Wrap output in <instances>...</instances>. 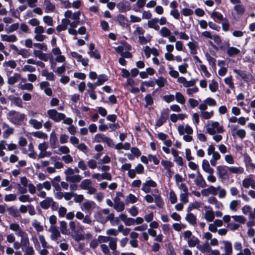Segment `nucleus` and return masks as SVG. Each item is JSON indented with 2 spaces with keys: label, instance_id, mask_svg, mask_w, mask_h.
I'll return each mask as SVG.
<instances>
[{
  "label": "nucleus",
  "instance_id": "f257e3e1",
  "mask_svg": "<svg viewBox=\"0 0 255 255\" xmlns=\"http://www.w3.org/2000/svg\"><path fill=\"white\" fill-rule=\"evenodd\" d=\"M9 229L14 232L16 236L20 238V242L15 241L13 243V249L18 250L21 248L22 250L23 244L26 242L28 238L27 233L24 231L18 223H13L9 224Z\"/></svg>",
  "mask_w": 255,
  "mask_h": 255
},
{
  "label": "nucleus",
  "instance_id": "f03ea898",
  "mask_svg": "<svg viewBox=\"0 0 255 255\" xmlns=\"http://www.w3.org/2000/svg\"><path fill=\"white\" fill-rule=\"evenodd\" d=\"M47 114L49 118L55 122L58 123L63 121V123L65 125H71L73 123L72 119L67 118L64 114L59 113L55 109L48 110Z\"/></svg>",
  "mask_w": 255,
  "mask_h": 255
},
{
  "label": "nucleus",
  "instance_id": "7ed1b4c3",
  "mask_svg": "<svg viewBox=\"0 0 255 255\" xmlns=\"http://www.w3.org/2000/svg\"><path fill=\"white\" fill-rule=\"evenodd\" d=\"M206 127V132L210 135L222 133L225 130L223 126L217 121H209L207 123Z\"/></svg>",
  "mask_w": 255,
  "mask_h": 255
},
{
  "label": "nucleus",
  "instance_id": "20e7f679",
  "mask_svg": "<svg viewBox=\"0 0 255 255\" xmlns=\"http://www.w3.org/2000/svg\"><path fill=\"white\" fill-rule=\"evenodd\" d=\"M7 115L8 120L16 125H21L25 118L24 114H21L14 110L9 111Z\"/></svg>",
  "mask_w": 255,
  "mask_h": 255
},
{
  "label": "nucleus",
  "instance_id": "39448f33",
  "mask_svg": "<svg viewBox=\"0 0 255 255\" xmlns=\"http://www.w3.org/2000/svg\"><path fill=\"white\" fill-rule=\"evenodd\" d=\"M94 140L96 142L106 143L110 147H113L114 146L113 140L103 133L96 134L94 136Z\"/></svg>",
  "mask_w": 255,
  "mask_h": 255
},
{
  "label": "nucleus",
  "instance_id": "423d86ee",
  "mask_svg": "<svg viewBox=\"0 0 255 255\" xmlns=\"http://www.w3.org/2000/svg\"><path fill=\"white\" fill-rule=\"evenodd\" d=\"M44 32V28L43 26L35 27L34 29V39L38 42L43 41L47 38L45 35L43 34Z\"/></svg>",
  "mask_w": 255,
  "mask_h": 255
},
{
  "label": "nucleus",
  "instance_id": "0eeeda50",
  "mask_svg": "<svg viewBox=\"0 0 255 255\" xmlns=\"http://www.w3.org/2000/svg\"><path fill=\"white\" fill-rule=\"evenodd\" d=\"M217 174L219 178L225 180L229 177V168L226 165H219L216 167Z\"/></svg>",
  "mask_w": 255,
  "mask_h": 255
},
{
  "label": "nucleus",
  "instance_id": "6e6552de",
  "mask_svg": "<svg viewBox=\"0 0 255 255\" xmlns=\"http://www.w3.org/2000/svg\"><path fill=\"white\" fill-rule=\"evenodd\" d=\"M205 210L204 219L208 222H211L214 221L215 218V212L210 206H205L204 207Z\"/></svg>",
  "mask_w": 255,
  "mask_h": 255
},
{
  "label": "nucleus",
  "instance_id": "1a4fd4ad",
  "mask_svg": "<svg viewBox=\"0 0 255 255\" xmlns=\"http://www.w3.org/2000/svg\"><path fill=\"white\" fill-rule=\"evenodd\" d=\"M157 184L155 181L148 179L142 184L141 190L145 193H148L150 192L151 188H155Z\"/></svg>",
  "mask_w": 255,
  "mask_h": 255
},
{
  "label": "nucleus",
  "instance_id": "9d476101",
  "mask_svg": "<svg viewBox=\"0 0 255 255\" xmlns=\"http://www.w3.org/2000/svg\"><path fill=\"white\" fill-rule=\"evenodd\" d=\"M22 251L24 253L23 255H34L35 252L32 246L30 245L29 238L28 237L26 242L23 244Z\"/></svg>",
  "mask_w": 255,
  "mask_h": 255
},
{
  "label": "nucleus",
  "instance_id": "9b49d317",
  "mask_svg": "<svg viewBox=\"0 0 255 255\" xmlns=\"http://www.w3.org/2000/svg\"><path fill=\"white\" fill-rule=\"evenodd\" d=\"M93 179H96L98 181H100L102 180H111L112 178V175L110 173L106 172L103 173H94L92 175Z\"/></svg>",
  "mask_w": 255,
  "mask_h": 255
},
{
  "label": "nucleus",
  "instance_id": "f8f14e48",
  "mask_svg": "<svg viewBox=\"0 0 255 255\" xmlns=\"http://www.w3.org/2000/svg\"><path fill=\"white\" fill-rule=\"evenodd\" d=\"M169 110L166 109L162 111L159 118L157 120L156 125L157 127L161 126L168 118Z\"/></svg>",
  "mask_w": 255,
  "mask_h": 255
},
{
  "label": "nucleus",
  "instance_id": "ddd939ff",
  "mask_svg": "<svg viewBox=\"0 0 255 255\" xmlns=\"http://www.w3.org/2000/svg\"><path fill=\"white\" fill-rule=\"evenodd\" d=\"M55 204V202L51 197H46L40 202V205L43 209H47L50 206L54 207Z\"/></svg>",
  "mask_w": 255,
  "mask_h": 255
},
{
  "label": "nucleus",
  "instance_id": "4468645a",
  "mask_svg": "<svg viewBox=\"0 0 255 255\" xmlns=\"http://www.w3.org/2000/svg\"><path fill=\"white\" fill-rule=\"evenodd\" d=\"M89 51L88 52V55L91 58H94L96 59L101 58V55L98 50L95 48V44L93 43L90 44L89 46Z\"/></svg>",
  "mask_w": 255,
  "mask_h": 255
},
{
  "label": "nucleus",
  "instance_id": "2eb2a0df",
  "mask_svg": "<svg viewBox=\"0 0 255 255\" xmlns=\"http://www.w3.org/2000/svg\"><path fill=\"white\" fill-rule=\"evenodd\" d=\"M177 130L181 135H184V133L192 134L193 131L192 128L188 125L179 126Z\"/></svg>",
  "mask_w": 255,
  "mask_h": 255
},
{
  "label": "nucleus",
  "instance_id": "dca6fc26",
  "mask_svg": "<svg viewBox=\"0 0 255 255\" xmlns=\"http://www.w3.org/2000/svg\"><path fill=\"white\" fill-rule=\"evenodd\" d=\"M114 208L117 212H123L125 208V203L121 201L119 198L116 197L114 199Z\"/></svg>",
  "mask_w": 255,
  "mask_h": 255
},
{
  "label": "nucleus",
  "instance_id": "f3484780",
  "mask_svg": "<svg viewBox=\"0 0 255 255\" xmlns=\"http://www.w3.org/2000/svg\"><path fill=\"white\" fill-rule=\"evenodd\" d=\"M70 55L73 57L77 59L78 62H81L82 65L86 66L88 65L89 59L88 58H83L82 56L78 54L76 52H71Z\"/></svg>",
  "mask_w": 255,
  "mask_h": 255
},
{
  "label": "nucleus",
  "instance_id": "a211bd4d",
  "mask_svg": "<svg viewBox=\"0 0 255 255\" xmlns=\"http://www.w3.org/2000/svg\"><path fill=\"white\" fill-rule=\"evenodd\" d=\"M95 205L94 202L87 200L83 203L81 206V209L82 211L87 212L88 213L90 214L92 210L94 208Z\"/></svg>",
  "mask_w": 255,
  "mask_h": 255
},
{
  "label": "nucleus",
  "instance_id": "6ab92c4d",
  "mask_svg": "<svg viewBox=\"0 0 255 255\" xmlns=\"http://www.w3.org/2000/svg\"><path fill=\"white\" fill-rule=\"evenodd\" d=\"M222 243L224 245V253L221 255H232L233 248L231 243L228 241H223Z\"/></svg>",
  "mask_w": 255,
  "mask_h": 255
},
{
  "label": "nucleus",
  "instance_id": "aec40b11",
  "mask_svg": "<svg viewBox=\"0 0 255 255\" xmlns=\"http://www.w3.org/2000/svg\"><path fill=\"white\" fill-rule=\"evenodd\" d=\"M113 217V213H111V215L109 216H105L103 214H102L100 212L97 213L96 215V218L98 222L105 224L109 221V220L111 219Z\"/></svg>",
  "mask_w": 255,
  "mask_h": 255
},
{
  "label": "nucleus",
  "instance_id": "412c9836",
  "mask_svg": "<svg viewBox=\"0 0 255 255\" xmlns=\"http://www.w3.org/2000/svg\"><path fill=\"white\" fill-rule=\"evenodd\" d=\"M33 55L35 57L44 61H47L49 59V55L48 54L43 53L40 50H34Z\"/></svg>",
  "mask_w": 255,
  "mask_h": 255
},
{
  "label": "nucleus",
  "instance_id": "4be33fe9",
  "mask_svg": "<svg viewBox=\"0 0 255 255\" xmlns=\"http://www.w3.org/2000/svg\"><path fill=\"white\" fill-rule=\"evenodd\" d=\"M197 248L203 254L209 253L212 250L211 246L208 241L204 242L202 245L197 246Z\"/></svg>",
  "mask_w": 255,
  "mask_h": 255
},
{
  "label": "nucleus",
  "instance_id": "5701e85b",
  "mask_svg": "<svg viewBox=\"0 0 255 255\" xmlns=\"http://www.w3.org/2000/svg\"><path fill=\"white\" fill-rule=\"evenodd\" d=\"M49 85V83L47 81H43L39 84L40 89L43 90L47 95L50 96L52 95V91Z\"/></svg>",
  "mask_w": 255,
  "mask_h": 255
},
{
  "label": "nucleus",
  "instance_id": "b1692460",
  "mask_svg": "<svg viewBox=\"0 0 255 255\" xmlns=\"http://www.w3.org/2000/svg\"><path fill=\"white\" fill-rule=\"evenodd\" d=\"M2 128L4 130L3 131V137L4 138H7L9 135L12 134L14 131L13 128L10 127L7 124L3 123L2 125Z\"/></svg>",
  "mask_w": 255,
  "mask_h": 255
},
{
  "label": "nucleus",
  "instance_id": "393cba45",
  "mask_svg": "<svg viewBox=\"0 0 255 255\" xmlns=\"http://www.w3.org/2000/svg\"><path fill=\"white\" fill-rule=\"evenodd\" d=\"M119 218L124 223L126 226H131L134 225V219L128 217L126 214H120L119 216Z\"/></svg>",
  "mask_w": 255,
  "mask_h": 255
},
{
  "label": "nucleus",
  "instance_id": "a878e982",
  "mask_svg": "<svg viewBox=\"0 0 255 255\" xmlns=\"http://www.w3.org/2000/svg\"><path fill=\"white\" fill-rule=\"evenodd\" d=\"M194 182L197 186L203 188L206 186V183L204 179L199 171L197 172V175Z\"/></svg>",
  "mask_w": 255,
  "mask_h": 255
},
{
  "label": "nucleus",
  "instance_id": "bb28decb",
  "mask_svg": "<svg viewBox=\"0 0 255 255\" xmlns=\"http://www.w3.org/2000/svg\"><path fill=\"white\" fill-rule=\"evenodd\" d=\"M117 7L120 11L125 12L130 9V5L128 1H121L117 4Z\"/></svg>",
  "mask_w": 255,
  "mask_h": 255
},
{
  "label": "nucleus",
  "instance_id": "cd10ccee",
  "mask_svg": "<svg viewBox=\"0 0 255 255\" xmlns=\"http://www.w3.org/2000/svg\"><path fill=\"white\" fill-rule=\"evenodd\" d=\"M158 18H153L151 19L150 20L147 21V24L148 27L150 28H153L155 30H158L159 29V26L158 24Z\"/></svg>",
  "mask_w": 255,
  "mask_h": 255
},
{
  "label": "nucleus",
  "instance_id": "c85d7f7f",
  "mask_svg": "<svg viewBox=\"0 0 255 255\" xmlns=\"http://www.w3.org/2000/svg\"><path fill=\"white\" fill-rule=\"evenodd\" d=\"M203 170L207 173H214V170L210 167L209 161L207 159H203L202 162Z\"/></svg>",
  "mask_w": 255,
  "mask_h": 255
},
{
  "label": "nucleus",
  "instance_id": "c756f323",
  "mask_svg": "<svg viewBox=\"0 0 255 255\" xmlns=\"http://www.w3.org/2000/svg\"><path fill=\"white\" fill-rule=\"evenodd\" d=\"M242 212L244 215H248L250 218L251 219H255V215L253 214V212H252V208L249 205H245L243 206L242 208Z\"/></svg>",
  "mask_w": 255,
  "mask_h": 255
},
{
  "label": "nucleus",
  "instance_id": "7c9ffc66",
  "mask_svg": "<svg viewBox=\"0 0 255 255\" xmlns=\"http://www.w3.org/2000/svg\"><path fill=\"white\" fill-rule=\"evenodd\" d=\"M0 37L2 41L8 42H15L17 39L16 36L14 34H1Z\"/></svg>",
  "mask_w": 255,
  "mask_h": 255
},
{
  "label": "nucleus",
  "instance_id": "2f4dec72",
  "mask_svg": "<svg viewBox=\"0 0 255 255\" xmlns=\"http://www.w3.org/2000/svg\"><path fill=\"white\" fill-rule=\"evenodd\" d=\"M226 52L228 56L233 57L239 55L241 51L235 47L231 46L228 48L226 50Z\"/></svg>",
  "mask_w": 255,
  "mask_h": 255
},
{
  "label": "nucleus",
  "instance_id": "473e14b6",
  "mask_svg": "<svg viewBox=\"0 0 255 255\" xmlns=\"http://www.w3.org/2000/svg\"><path fill=\"white\" fill-rule=\"evenodd\" d=\"M187 242L189 247L193 248L199 245L200 240L194 236L190 239H188Z\"/></svg>",
  "mask_w": 255,
  "mask_h": 255
},
{
  "label": "nucleus",
  "instance_id": "72a5a7b5",
  "mask_svg": "<svg viewBox=\"0 0 255 255\" xmlns=\"http://www.w3.org/2000/svg\"><path fill=\"white\" fill-rule=\"evenodd\" d=\"M6 210L8 214L12 217L17 218L20 216V213L18 210L14 206L8 207Z\"/></svg>",
  "mask_w": 255,
  "mask_h": 255
},
{
  "label": "nucleus",
  "instance_id": "f704fd0d",
  "mask_svg": "<svg viewBox=\"0 0 255 255\" xmlns=\"http://www.w3.org/2000/svg\"><path fill=\"white\" fill-rule=\"evenodd\" d=\"M20 79V75L18 73H14L12 76L8 77L7 83L9 85H13Z\"/></svg>",
  "mask_w": 255,
  "mask_h": 255
},
{
  "label": "nucleus",
  "instance_id": "c9c22d12",
  "mask_svg": "<svg viewBox=\"0 0 255 255\" xmlns=\"http://www.w3.org/2000/svg\"><path fill=\"white\" fill-rule=\"evenodd\" d=\"M60 230L63 235H69L70 234V231L67 229V223L64 221L60 222Z\"/></svg>",
  "mask_w": 255,
  "mask_h": 255
},
{
  "label": "nucleus",
  "instance_id": "e433bc0d",
  "mask_svg": "<svg viewBox=\"0 0 255 255\" xmlns=\"http://www.w3.org/2000/svg\"><path fill=\"white\" fill-rule=\"evenodd\" d=\"M70 23V20L67 19H63L62 20V24L58 25L56 27V30L59 31H62L66 29L68 25Z\"/></svg>",
  "mask_w": 255,
  "mask_h": 255
},
{
  "label": "nucleus",
  "instance_id": "4c0bfd02",
  "mask_svg": "<svg viewBox=\"0 0 255 255\" xmlns=\"http://www.w3.org/2000/svg\"><path fill=\"white\" fill-rule=\"evenodd\" d=\"M185 220L192 225L194 226L196 224V217L191 213H188L186 214Z\"/></svg>",
  "mask_w": 255,
  "mask_h": 255
},
{
  "label": "nucleus",
  "instance_id": "58836bf2",
  "mask_svg": "<svg viewBox=\"0 0 255 255\" xmlns=\"http://www.w3.org/2000/svg\"><path fill=\"white\" fill-rule=\"evenodd\" d=\"M175 99L178 103L181 105H184L185 103V97L181 93L179 92H177L175 93Z\"/></svg>",
  "mask_w": 255,
  "mask_h": 255
},
{
  "label": "nucleus",
  "instance_id": "ea45409f",
  "mask_svg": "<svg viewBox=\"0 0 255 255\" xmlns=\"http://www.w3.org/2000/svg\"><path fill=\"white\" fill-rule=\"evenodd\" d=\"M29 124L36 129H39L42 127V121L39 122L35 119H31L29 121Z\"/></svg>",
  "mask_w": 255,
  "mask_h": 255
},
{
  "label": "nucleus",
  "instance_id": "a19ab883",
  "mask_svg": "<svg viewBox=\"0 0 255 255\" xmlns=\"http://www.w3.org/2000/svg\"><path fill=\"white\" fill-rule=\"evenodd\" d=\"M50 232H51V239L53 241H56L61 236L60 232L55 228H50Z\"/></svg>",
  "mask_w": 255,
  "mask_h": 255
},
{
  "label": "nucleus",
  "instance_id": "79ce46f5",
  "mask_svg": "<svg viewBox=\"0 0 255 255\" xmlns=\"http://www.w3.org/2000/svg\"><path fill=\"white\" fill-rule=\"evenodd\" d=\"M41 75L42 76L45 77L47 80L53 81L55 79V75L52 72H49L46 69L42 71Z\"/></svg>",
  "mask_w": 255,
  "mask_h": 255
},
{
  "label": "nucleus",
  "instance_id": "37998d69",
  "mask_svg": "<svg viewBox=\"0 0 255 255\" xmlns=\"http://www.w3.org/2000/svg\"><path fill=\"white\" fill-rule=\"evenodd\" d=\"M44 4L45 5V11L46 12H50L53 11L55 7L54 4L52 3L49 0H45L44 1Z\"/></svg>",
  "mask_w": 255,
  "mask_h": 255
},
{
  "label": "nucleus",
  "instance_id": "c03bdc74",
  "mask_svg": "<svg viewBox=\"0 0 255 255\" xmlns=\"http://www.w3.org/2000/svg\"><path fill=\"white\" fill-rule=\"evenodd\" d=\"M212 158L210 160V163L213 166H215L217 164V161L219 160L221 158V155L217 151L214 152L212 154Z\"/></svg>",
  "mask_w": 255,
  "mask_h": 255
},
{
  "label": "nucleus",
  "instance_id": "a18cd8bd",
  "mask_svg": "<svg viewBox=\"0 0 255 255\" xmlns=\"http://www.w3.org/2000/svg\"><path fill=\"white\" fill-rule=\"evenodd\" d=\"M70 152L69 148L66 145H62L59 147L58 151L55 152L58 154H67Z\"/></svg>",
  "mask_w": 255,
  "mask_h": 255
},
{
  "label": "nucleus",
  "instance_id": "49530a36",
  "mask_svg": "<svg viewBox=\"0 0 255 255\" xmlns=\"http://www.w3.org/2000/svg\"><path fill=\"white\" fill-rule=\"evenodd\" d=\"M214 115V112L213 111H211L210 112L204 111L201 112L200 115L202 118L204 120H209L212 118Z\"/></svg>",
  "mask_w": 255,
  "mask_h": 255
},
{
  "label": "nucleus",
  "instance_id": "de8ad7c7",
  "mask_svg": "<svg viewBox=\"0 0 255 255\" xmlns=\"http://www.w3.org/2000/svg\"><path fill=\"white\" fill-rule=\"evenodd\" d=\"M229 171L234 174H242L244 172V168L241 167L231 166L228 167Z\"/></svg>",
  "mask_w": 255,
  "mask_h": 255
},
{
  "label": "nucleus",
  "instance_id": "09e8293b",
  "mask_svg": "<svg viewBox=\"0 0 255 255\" xmlns=\"http://www.w3.org/2000/svg\"><path fill=\"white\" fill-rule=\"evenodd\" d=\"M92 186V181L90 179H86L83 180L80 185V187L81 189L83 190H86L87 188H89Z\"/></svg>",
  "mask_w": 255,
  "mask_h": 255
},
{
  "label": "nucleus",
  "instance_id": "8fccbe9b",
  "mask_svg": "<svg viewBox=\"0 0 255 255\" xmlns=\"http://www.w3.org/2000/svg\"><path fill=\"white\" fill-rule=\"evenodd\" d=\"M82 178V177L80 175H74V174L72 176L68 177L66 181L71 183L79 182L81 180Z\"/></svg>",
  "mask_w": 255,
  "mask_h": 255
},
{
  "label": "nucleus",
  "instance_id": "3c124183",
  "mask_svg": "<svg viewBox=\"0 0 255 255\" xmlns=\"http://www.w3.org/2000/svg\"><path fill=\"white\" fill-rule=\"evenodd\" d=\"M32 135L33 136L42 139L44 140L48 138V135L46 133L41 131H36L32 133Z\"/></svg>",
  "mask_w": 255,
  "mask_h": 255
},
{
  "label": "nucleus",
  "instance_id": "603ef678",
  "mask_svg": "<svg viewBox=\"0 0 255 255\" xmlns=\"http://www.w3.org/2000/svg\"><path fill=\"white\" fill-rule=\"evenodd\" d=\"M234 72L239 75L245 81H248L247 78H252V75L247 74L245 71L234 69Z\"/></svg>",
  "mask_w": 255,
  "mask_h": 255
},
{
  "label": "nucleus",
  "instance_id": "864d4df0",
  "mask_svg": "<svg viewBox=\"0 0 255 255\" xmlns=\"http://www.w3.org/2000/svg\"><path fill=\"white\" fill-rule=\"evenodd\" d=\"M151 38L149 34H147L145 37L143 35L138 36V41L141 44H145L149 42Z\"/></svg>",
  "mask_w": 255,
  "mask_h": 255
},
{
  "label": "nucleus",
  "instance_id": "5fc2aeb1",
  "mask_svg": "<svg viewBox=\"0 0 255 255\" xmlns=\"http://www.w3.org/2000/svg\"><path fill=\"white\" fill-rule=\"evenodd\" d=\"M28 148L30 153L28 154V156L32 159H35L36 158V153L34 150V147L32 143H30L28 144Z\"/></svg>",
  "mask_w": 255,
  "mask_h": 255
},
{
  "label": "nucleus",
  "instance_id": "6e6d98bb",
  "mask_svg": "<svg viewBox=\"0 0 255 255\" xmlns=\"http://www.w3.org/2000/svg\"><path fill=\"white\" fill-rule=\"evenodd\" d=\"M168 69L169 70V74L171 77L173 78H178L179 77V74L178 72L175 70L172 66L168 65Z\"/></svg>",
  "mask_w": 255,
  "mask_h": 255
},
{
  "label": "nucleus",
  "instance_id": "4d7b16f0",
  "mask_svg": "<svg viewBox=\"0 0 255 255\" xmlns=\"http://www.w3.org/2000/svg\"><path fill=\"white\" fill-rule=\"evenodd\" d=\"M187 46L190 49L191 54H195L197 53V44L195 42L190 41L187 43Z\"/></svg>",
  "mask_w": 255,
  "mask_h": 255
},
{
  "label": "nucleus",
  "instance_id": "13d9d810",
  "mask_svg": "<svg viewBox=\"0 0 255 255\" xmlns=\"http://www.w3.org/2000/svg\"><path fill=\"white\" fill-rule=\"evenodd\" d=\"M107 80L108 78L106 75H100L98 78V80L95 82V85L98 86H100Z\"/></svg>",
  "mask_w": 255,
  "mask_h": 255
},
{
  "label": "nucleus",
  "instance_id": "bf43d9fd",
  "mask_svg": "<svg viewBox=\"0 0 255 255\" xmlns=\"http://www.w3.org/2000/svg\"><path fill=\"white\" fill-rule=\"evenodd\" d=\"M153 196L156 205L159 208L162 207L163 205V202L161 196L156 194L153 195Z\"/></svg>",
  "mask_w": 255,
  "mask_h": 255
},
{
  "label": "nucleus",
  "instance_id": "052dcab7",
  "mask_svg": "<svg viewBox=\"0 0 255 255\" xmlns=\"http://www.w3.org/2000/svg\"><path fill=\"white\" fill-rule=\"evenodd\" d=\"M234 10L238 14L242 15L245 11V7L243 5L238 4L234 7Z\"/></svg>",
  "mask_w": 255,
  "mask_h": 255
},
{
  "label": "nucleus",
  "instance_id": "680f3d73",
  "mask_svg": "<svg viewBox=\"0 0 255 255\" xmlns=\"http://www.w3.org/2000/svg\"><path fill=\"white\" fill-rule=\"evenodd\" d=\"M61 159L66 164L71 163L73 161V157L69 153L62 156Z\"/></svg>",
  "mask_w": 255,
  "mask_h": 255
},
{
  "label": "nucleus",
  "instance_id": "e2e57ef3",
  "mask_svg": "<svg viewBox=\"0 0 255 255\" xmlns=\"http://www.w3.org/2000/svg\"><path fill=\"white\" fill-rule=\"evenodd\" d=\"M159 33L164 37H167L171 33L170 30L166 27H162L160 30Z\"/></svg>",
  "mask_w": 255,
  "mask_h": 255
},
{
  "label": "nucleus",
  "instance_id": "0e129e2a",
  "mask_svg": "<svg viewBox=\"0 0 255 255\" xmlns=\"http://www.w3.org/2000/svg\"><path fill=\"white\" fill-rule=\"evenodd\" d=\"M205 57L208 61L209 64L210 65H211L212 67H215L216 66V59L212 57L209 53H206L205 54Z\"/></svg>",
  "mask_w": 255,
  "mask_h": 255
},
{
  "label": "nucleus",
  "instance_id": "69168bd1",
  "mask_svg": "<svg viewBox=\"0 0 255 255\" xmlns=\"http://www.w3.org/2000/svg\"><path fill=\"white\" fill-rule=\"evenodd\" d=\"M253 181L254 179L251 177L246 178L243 181V186L246 188H248L250 186H251Z\"/></svg>",
  "mask_w": 255,
  "mask_h": 255
},
{
  "label": "nucleus",
  "instance_id": "338daca9",
  "mask_svg": "<svg viewBox=\"0 0 255 255\" xmlns=\"http://www.w3.org/2000/svg\"><path fill=\"white\" fill-rule=\"evenodd\" d=\"M17 53L18 55H20L24 58L28 57L30 55L28 50L26 49H20L17 50Z\"/></svg>",
  "mask_w": 255,
  "mask_h": 255
},
{
  "label": "nucleus",
  "instance_id": "774afa93",
  "mask_svg": "<svg viewBox=\"0 0 255 255\" xmlns=\"http://www.w3.org/2000/svg\"><path fill=\"white\" fill-rule=\"evenodd\" d=\"M11 102L16 106L19 107H22V102L21 99L18 97H12L10 98Z\"/></svg>",
  "mask_w": 255,
  "mask_h": 255
}]
</instances>
